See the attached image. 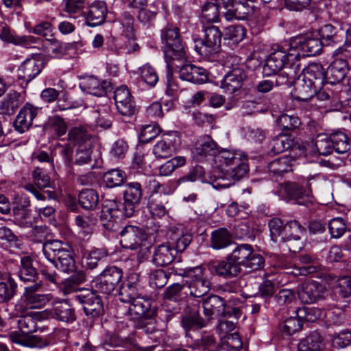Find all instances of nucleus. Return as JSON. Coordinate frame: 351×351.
Instances as JSON below:
<instances>
[{"label":"nucleus","instance_id":"obj_1","mask_svg":"<svg viewBox=\"0 0 351 351\" xmlns=\"http://www.w3.org/2000/svg\"><path fill=\"white\" fill-rule=\"evenodd\" d=\"M291 51L288 53L284 51H276L266 60L264 71L267 75L280 72L276 79L278 86L291 85L302 69L300 53H293Z\"/></svg>","mask_w":351,"mask_h":351},{"label":"nucleus","instance_id":"obj_2","mask_svg":"<svg viewBox=\"0 0 351 351\" xmlns=\"http://www.w3.org/2000/svg\"><path fill=\"white\" fill-rule=\"evenodd\" d=\"M219 171L218 178L239 180L248 172L246 156L234 150L222 149L214 158Z\"/></svg>","mask_w":351,"mask_h":351},{"label":"nucleus","instance_id":"obj_3","mask_svg":"<svg viewBox=\"0 0 351 351\" xmlns=\"http://www.w3.org/2000/svg\"><path fill=\"white\" fill-rule=\"evenodd\" d=\"M175 274L190 278L186 281V284L191 296L202 297L210 289V282L202 267L178 269L175 270Z\"/></svg>","mask_w":351,"mask_h":351},{"label":"nucleus","instance_id":"obj_4","mask_svg":"<svg viewBox=\"0 0 351 351\" xmlns=\"http://www.w3.org/2000/svg\"><path fill=\"white\" fill-rule=\"evenodd\" d=\"M204 318L208 323L214 317H221L227 314H233L235 317H241L242 312L238 307L226 306L224 299L217 295H211L202 302Z\"/></svg>","mask_w":351,"mask_h":351},{"label":"nucleus","instance_id":"obj_5","mask_svg":"<svg viewBox=\"0 0 351 351\" xmlns=\"http://www.w3.org/2000/svg\"><path fill=\"white\" fill-rule=\"evenodd\" d=\"M229 259L241 267L243 266L252 271H256L263 267L265 260L264 258L258 254L254 253L252 245L249 244H241L229 254Z\"/></svg>","mask_w":351,"mask_h":351},{"label":"nucleus","instance_id":"obj_6","mask_svg":"<svg viewBox=\"0 0 351 351\" xmlns=\"http://www.w3.org/2000/svg\"><path fill=\"white\" fill-rule=\"evenodd\" d=\"M161 38L165 45L164 53L167 58L180 59L185 57L186 51L180 37L178 28H164L162 30Z\"/></svg>","mask_w":351,"mask_h":351},{"label":"nucleus","instance_id":"obj_7","mask_svg":"<svg viewBox=\"0 0 351 351\" xmlns=\"http://www.w3.org/2000/svg\"><path fill=\"white\" fill-rule=\"evenodd\" d=\"M221 33L219 29L210 25L204 29L203 38L195 40V49L202 56L208 57L217 51L221 46Z\"/></svg>","mask_w":351,"mask_h":351},{"label":"nucleus","instance_id":"obj_8","mask_svg":"<svg viewBox=\"0 0 351 351\" xmlns=\"http://www.w3.org/2000/svg\"><path fill=\"white\" fill-rule=\"evenodd\" d=\"M228 58L225 66L227 68H231V66L232 68L225 75L221 87L225 91L232 93L241 88L243 82L247 78V75L243 67L233 66L232 63L237 60V57L230 56Z\"/></svg>","mask_w":351,"mask_h":351},{"label":"nucleus","instance_id":"obj_9","mask_svg":"<svg viewBox=\"0 0 351 351\" xmlns=\"http://www.w3.org/2000/svg\"><path fill=\"white\" fill-rule=\"evenodd\" d=\"M122 277L123 271L120 268L108 267L97 278L95 287L97 291L110 294L119 287Z\"/></svg>","mask_w":351,"mask_h":351},{"label":"nucleus","instance_id":"obj_10","mask_svg":"<svg viewBox=\"0 0 351 351\" xmlns=\"http://www.w3.org/2000/svg\"><path fill=\"white\" fill-rule=\"evenodd\" d=\"M75 298L82 305L86 315L97 317L104 313L102 300L96 293L88 289L82 291Z\"/></svg>","mask_w":351,"mask_h":351},{"label":"nucleus","instance_id":"obj_11","mask_svg":"<svg viewBox=\"0 0 351 351\" xmlns=\"http://www.w3.org/2000/svg\"><path fill=\"white\" fill-rule=\"evenodd\" d=\"M306 231L305 227L296 219L290 220L285 224L283 242L289 243V251L296 253L302 248L300 240Z\"/></svg>","mask_w":351,"mask_h":351},{"label":"nucleus","instance_id":"obj_12","mask_svg":"<svg viewBox=\"0 0 351 351\" xmlns=\"http://www.w3.org/2000/svg\"><path fill=\"white\" fill-rule=\"evenodd\" d=\"M324 43L317 37H299L291 40L290 47L295 53L302 51L301 58L305 56H315L322 49Z\"/></svg>","mask_w":351,"mask_h":351},{"label":"nucleus","instance_id":"obj_13","mask_svg":"<svg viewBox=\"0 0 351 351\" xmlns=\"http://www.w3.org/2000/svg\"><path fill=\"white\" fill-rule=\"evenodd\" d=\"M43 251L45 257L56 266H57V261L63 260L66 256L73 255L71 247L58 240L46 241L43 244Z\"/></svg>","mask_w":351,"mask_h":351},{"label":"nucleus","instance_id":"obj_14","mask_svg":"<svg viewBox=\"0 0 351 351\" xmlns=\"http://www.w3.org/2000/svg\"><path fill=\"white\" fill-rule=\"evenodd\" d=\"M142 195L143 191L140 183L134 182L125 185L123 214L126 217L133 215L135 206L140 204Z\"/></svg>","mask_w":351,"mask_h":351},{"label":"nucleus","instance_id":"obj_15","mask_svg":"<svg viewBox=\"0 0 351 351\" xmlns=\"http://www.w3.org/2000/svg\"><path fill=\"white\" fill-rule=\"evenodd\" d=\"M180 140L176 132L164 134L156 143L153 153L157 158H168L178 148Z\"/></svg>","mask_w":351,"mask_h":351},{"label":"nucleus","instance_id":"obj_16","mask_svg":"<svg viewBox=\"0 0 351 351\" xmlns=\"http://www.w3.org/2000/svg\"><path fill=\"white\" fill-rule=\"evenodd\" d=\"M122 203L115 199H107L104 202L100 215L103 226L108 230H114L115 221L121 213Z\"/></svg>","mask_w":351,"mask_h":351},{"label":"nucleus","instance_id":"obj_17","mask_svg":"<svg viewBox=\"0 0 351 351\" xmlns=\"http://www.w3.org/2000/svg\"><path fill=\"white\" fill-rule=\"evenodd\" d=\"M42 287L40 282H35L33 285L26 287L23 294L24 302L26 306L29 308H38L43 306L51 299V294L38 293Z\"/></svg>","mask_w":351,"mask_h":351},{"label":"nucleus","instance_id":"obj_18","mask_svg":"<svg viewBox=\"0 0 351 351\" xmlns=\"http://www.w3.org/2000/svg\"><path fill=\"white\" fill-rule=\"evenodd\" d=\"M114 99L120 114L128 117L134 114L135 104L127 86H121L117 88L114 92Z\"/></svg>","mask_w":351,"mask_h":351},{"label":"nucleus","instance_id":"obj_19","mask_svg":"<svg viewBox=\"0 0 351 351\" xmlns=\"http://www.w3.org/2000/svg\"><path fill=\"white\" fill-rule=\"evenodd\" d=\"M325 287L315 281L302 283L298 289V294L302 302L311 304L316 302L323 297Z\"/></svg>","mask_w":351,"mask_h":351},{"label":"nucleus","instance_id":"obj_20","mask_svg":"<svg viewBox=\"0 0 351 351\" xmlns=\"http://www.w3.org/2000/svg\"><path fill=\"white\" fill-rule=\"evenodd\" d=\"M280 192L285 198L295 199L299 204H306L307 201L304 199L308 198L312 193L310 188H304L295 182H287L282 184Z\"/></svg>","mask_w":351,"mask_h":351},{"label":"nucleus","instance_id":"obj_21","mask_svg":"<svg viewBox=\"0 0 351 351\" xmlns=\"http://www.w3.org/2000/svg\"><path fill=\"white\" fill-rule=\"evenodd\" d=\"M303 66L302 64V67ZM300 71H302L304 81L315 89H320L326 82V72L320 64L311 63L307 67L302 68Z\"/></svg>","mask_w":351,"mask_h":351},{"label":"nucleus","instance_id":"obj_22","mask_svg":"<svg viewBox=\"0 0 351 351\" xmlns=\"http://www.w3.org/2000/svg\"><path fill=\"white\" fill-rule=\"evenodd\" d=\"M144 231L134 226H127L120 232V243L123 247L138 249L141 241L145 239Z\"/></svg>","mask_w":351,"mask_h":351},{"label":"nucleus","instance_id":"obj_23","mask_svg":"<svg viewBox=\"0 0 351 351\" xmlns=\"http://www.w3.org/2000/svg\"><path fill=\"white\" fill-rule=\"evenodd\" d=\"M38 108L27 104L18 113L14 121V128L19 133H24L32 125L34 119L37 116Z\"/></svg>","mask_w":351,"mask_h":351},{"label":"nucleus","instance_id":"obj_24","mask_svg":"<svg viewBox=\"0 0 351 351\" xmlns=\"http://www.w3.org/2000/svg\"><path fill=\"white\" fill-rule=\"evenodd\" d=\"M180 77L195 84H202L208 80V71L194 64H187L183 65L180 69Z\"/></svg>","mask_w":351,"mask_h":351},{"label":"nucleus","instance_id":"obj_25","mask_svg":"<svg viewBox=\"0 0 351 351\" xmlns=\"http://www.w3.org/2000/svg\"><path fill=\"white\" fill-rule=\"evenodd\" d=\"M176 256V250L169 243L157 246L152 256V262L160 267H165L171 264Z\"/></svg>","mask_w":351,"mask_h":351},{"label":"nucleus","instance_id":"obj_26","mask_svg":"<svg viewBox=\"0 0 351 351\" xmlns=\"http://www.w3.org/2000/svg\"><path fill=\"white\" fill-rule=\"evenodd\" d=\"M321 40L326 46H337L343 43L345 36L344 30L330 24L322 26L319 30Z\"/></svg>","mask_w":351,"mask_h":351},{"label":"nucleus","instance_id":"obj_27","mask_svg":"<svg viewBox=\"0 0 351 351\" xmlns=\"http://www.w3.org/2000/svg\"><path fill=\"white\" fill-rule=\"evenodd\" d=\"M350 68L348 63L343 60L335 59L327 69V71H325L326 82L331 85L340 83L346 77Z\"/></svg>","mask_w":351,"mask_h":351},{"label":"nucleus","instance_id":"obj_28","mask_svg":"<svg viewBox=\"0 0 351 351\" xmlns=\"http://www.w3.org/2000/svg\"><path fill=\"white\" fill-rule=\"evenodd\" d=\"M218 145L210 136H203L196 142L193 150V154L197 160H202L207 156L217 155L218 152Z\"/></svg>","mask_w":351,"mask_h":351},{"label":"nucleus","instance_id":"obj_29","mask_svg":"<svg viewBox=\"0 0 351 351\" xmlns=\"http://www.w3.org/2000/svg\"><path fill=\"white\" fill-rule=\"evenodd\" d=\"M107 8L102 1L93 3L89 7L86 16V23L88 26L95 27L101 25L106 19Z\"/></svg>","mask_w":351,"mask_h":351},{"label":"nucleus","instance_id":"obj_30","mask_svg":"<svg viewBox=\"0 0 351 351\" xmlns=\"http://www.w3.org/2000/svg\"><path fill=\"white\" fill-rule=\"evenodd\" d=\"M51 314L53 318L64 322H72L76 319L73 308L64 300L54 302Z\"/></svg>","mask_w":351,"mask_h":351},{"label":"nucleus","instance_id":"obj_31","mask_svg":"<svg viewBox=\"0 0 351 351\" xmlns=\"http://www.w3.org/2000/svg\"><path fill=\"white\" fill-rule=\"evenodd\" d=\"M300 262L304 264L302 267H294L291 271H287L293 276H306L320 269L321 265L317 258L308 254H304L300 257Z\"/></svg>","mask_w":351,"mask_h":351},{"label":"nucleus","instance_id":"obj_32","mask_svg":"<svg viewBox=\"0 0 351 351\" xmlns=\"http://www.w3.org/2000/svg\"><path fill=\"white\" fill-rule=\"evenodd\" d=\"M83 87L89 94L103 97L107 94L111 86L109 82L101 81L95 77L90 76L85 79L83 82Z\"/></svg>","mask_w":351,"mask_h":351},{"label":"nucleus","instance_id":"obj_33","mask_svg":"<svg viewBox=\"0 0 351 351\" xmlns=\"http://www.w3.org/2000/svg\"><path fill=\"white\" fill-rule=\"evenodd\" d=\"M215 273L224 278H231L238 276L241 271V267L237 266L234 261L229 259V255L226 259L219 261L213 266Z\"/></svg>","mask_w":351,"mask_h":351},{"label":"nucleus","instance_id":"obj_34","mask_svg":"<svg viewBox=\"0 0 351 351\" xmlns=\"http://www.w3.org/2000/svg\"><path fill=\"white\" fill-rule=\"evenodd\" d=\"M323 341L320 333L313 331L298 343V351H322L324 348Z\"/></svg>","mask_w":351,"mask_h":351},{"label":"nucleus","instance_id":"obj_35","mask_svg":"<svg viewBox=\"0 0 351 351\" xmlns=\"http://www.w3.org/2000/svg\"><path fill=\"white\" fill-rule=\"evenodd\" d=\"M21 267L18 274L21 280L26 282H36L38 272L33 265V259L29 256H24L21 258Z\"/></svg>","mask_w":351,"mask_h":351},{"label":"nucleus","instance_id":"obj_36","mask_svg":"<svg viewBox=\"0 0 351 351\" xmlns=\"http://www.w3.org/2000/svg\"><path fill=\"white\" fill-rule=\"evenodd\" d=\"M0 38L16 45L27 46L36 43L38 38L32 36H18L8 27L4 26L0 33Z\"/></svg>","mask_w":351,"mask_h":351},{"label":"nucleus","instance_id":"obj_37","mask_svg":"<svg viewBox=\"0 0 351 351\" xmlns=\"http://www.w3.org/2000/svg\"><path fill=\"white\" fill-rule=\"evenodd\" d=\"M42 69V64L39 60L29 59L25 60L19 69V77L26 81L34 78Z\"/></svg>","mask_w":351,"mask_h":351},{"label":"nucleus","instance_id":"obj_38","mask_svg":"<svg viewBox=\"0 0 351 351\" xmlns=\"http://www.w3.org/2000/svg\"><path fill=\"white\" fill-rule=\"evenodd\" d=\"M152 301L147 297L142 296L141 294L130 303L128 313L131 316H136L138 319L147 315L151 308Z\"/></svg>","mask_w":351,"mask_h":351},{"label":"nucleus","instance_id":"obj_39","mask_svg":"<svg viewBox=\"0 0 351 351\" xmlns=\"http://www.w3.org/2000/svg\"><path fill=\"white\" fill-rule=\"evenodd\" d=\"M232 243V234L226 228H219L212 232L210 245L213 249H223Z\"/></svg>","mask_w":351,"mask_h":351},{"label":"nucleus","instance_id":"obj_40","mask_svg":"<svg viewBox=\"0 0 351 351\" xmlns=\"http://www.w3.org/2000/svg\"><path fill=\"white\" fill-rule=\"evenodd\" d=\"M43 47L46 52L55 58H60L66 55L69 48V44L56 38L46 39L43 43Z\"/></svg>","mask_w":351,"mask_h":351},{"label":"nucleus","instance_id":"obj_41","mask_svg":"<svg viewBox=\"0 0 351 351\" xmlns=\"http://www.w3.org/2000/svg\"><path fill=\"white\" fill-rule=\"evenodd\" d=\"M78 202L85 210H95L99 204L98 193L92 189L82 190L78 195Z\"/></svg>","mask_w":351,"mask_h":351},{"label":"nucleus","instance_id":"obj_42","mask_svg":"<svg viewBox=\"0 0 351 351\" xmlns=\"http://www.w3.org/2000/svg\"><path fill=\"white\" fill-rule=\"evenodd\" d=\"M190 348L199 351H215L217 343L213 335L204 332L199 339L193 342Z\"/></svg>","mask_w":351,"mask_h":351},{"label":"nucleus","instance_id":"obj_43","mask_svg":"<svg viewBox=\"0 0 351 351\" xmlns=\"http://www.w3.org/2000/svg\"><path fill=\"white\" fill-rule=\"evenodd\" d=\"M206 324V319L200 317L199 311L196 309H190L182 319V326L186 331H189L193 328H203Z\"/></svg>","mask_w":351,"mask_h":351},{"label":"nucleus","instance_id":"obj_44","mask_svg":"<svg viewBox=\"0 0 351 351\" xmlns=\"http://www.w3.org/2000/svg\"><path fill=\"white\" fill-rule=\"evenodd\" d=\"M269 147L272 153L278 154L295 146H293V141L289 135L280 134L272 139Z\"/></svg>","mask_w":351,"mask_h":351},{"label":"nucleus","instance_id":"obj_45","mask_svg":"<svg viewBox=\"0 0 351 351\" xmlns=\"http://www.w3.org/2000/svg\"><path fill=\"white\" fill-rule=\"evenodd\" d=\"M13 221L15 224L21 228H30L35 222L29 209H19L13 208Z\"/></svg>","mask_w":351,"mask_h":351},{"label":"nucleus","instance_id":"obj_46","mask_svg":"<svg viewBox=\"0 0 351 351\" xmlns=\"http://www.w3.org/2000/svg\"><path fill=\"white\" fill-rule=\"evenodd\" d=\"M38 315L36 314H26L21 316L17 323L20 332L23 335H29L37 330V320Z\"/></svg>","mask_w":351,"mask_h":351},{"label":"nucleus","instance_id":"obj_47","mask_svg":"<svg viewBox=\"0 0 351 351\" xmlns=\"http://www.w3.org/2000/svg\"><path fill=\"white\" fill-rule=\"evenodd\" d=\"M330 138L333 149L337 153L344 154L350 150V140L344 132L341 131L335 132L330 134Z\"/></svg>","mask_w":351,"mask_h":351},{"label":"nucleus","instance_id":"obj_48","mask_svg":"<svg viewBox=\"0 0 351 351\" xmlns=\"http://www.w3.org/2000/svg\"><path fill=\"white\" fill-rule=\"evenodd\" d=\"M68 140L69 142L77 144V146L81 144H85L87 142H93L92 136L82 126L72 128L69 131Z\"/></svg>","mask_w":351,"mask_h":351},{"label":"nucleus","instance_id":"obj_49","mask_svg":"<svg viewBox=\"0 0 351 351\" xmlns=\"http://www.w3.org/2000/svg\"><path fill=\"white\" fill-rule=\"evenodd\" d=\"M269 172L274 175H282L292 170V164L290 157H282L274 160L267 165Z\"/></svg>","mask_w":351,"mask_h":351},{"label":"nucleus","instance_id":"obj_50","mask_svg":"<svg viewBox=\"0 0 351 351\" xmlns=\"http://www.w3.org/2000/svg\"><path fill=\"white\" fill-rule=\"evenodd\" d=\"M240 317H235L233 314H226L224 316L219 317V324L217 326V330L220 335L225 336L226 335L232 334L236 328L237 320Z\"/></svg>","mask_w":351,"mask_h":351},{"label":"nucleus","instance_id":"obj_51","mask_svg":"<svg viewBox=\"0 0 351 351\" xmlns=\"http://www.w3.org/2000/svg\"><path fill=\"white\" fill-rule=\"evenodd\" d=\"M316 90L313 86H309L304 80L298 82L295 88L294 98L298 101H307L314 97Z\"/></svg>","mask_w":351,"mask_h":351},{"label":"nucleus","instance_id":"obj_52","mask_svg":"<svg viewBox=\"0 0 351 351\" xmlns=\"http://www.w3.org/2000/svg\"><path fill=\"white\" fill-rule=\"evenodd\" d=\"M221 10L219 5L213 2L205 3L202 8V18L208 23H216L219 21Z\"/></svg>","mask_w":351,"mask_h":351},{"label":"nucleus","instance_id":"obj_53","mask_svg":"<svg viewBox=\"0 0 351 351\" xmlns=\"http://www.w3.org/2000/svg\"><path fill=\"white\" fill-rule=\"evenodd\" d=\"M19 94L16 92L7 95L0 105V112L4 114H12L19 106Z\"/></svg>","mask_w":351,"mask_h":351},{"label":"nucleus","instance_id":"obj_54","mask_svg":"<svg viewBox=\"0 0 351 351\" xmlns=\"http://www.w3.org/2000/svg\"><path fill=\"white\" fill-rule=\"evenodd\" d=\"M119 294L120 300L125 303H130L141 295L137 285L132 282L122 285L119 289Z\"/></svg>","mask_w":351,"mask_h":351},{"label":"nucleus","instance_id":"obj_55","mask_svg":"<svg viewBox=\"0 0 351 351\" xmlns=\"http://www.w3.org/2000/svg\"><path fill=\"white\" fill-rule=\"evenodd\" d=\"M278 127L284 132H290L298 128L301 124L300 119L295 115L283 114L277 119Z\"/></svg>","mask_w":351,"mask_h":351},{"label":"nucleus","instance_id":"obj_56","mask_svg":"<svg viewBox=\"0 0 351 351\" xmlns=\"http://www.w3.org/2000/svg\"><path fill=\"white\" fill-rule=\"evenodd\" d=\"M237 20L251 18L255 14L254 0H237Z\"/></svg>","mask_w":351,"mask_h":351},{"label":"nucleus","instance_id":"obj_57","mask_svg":"<svg viewBox=\"0 0 351 351\" xmlns=\"http://www.w3.org/2000/svg\"><path fill=\"white\" fill-rule=\"evenodd\" d=\"M126 178L125 173L120 169H112L104 175V180L109 188L119 186Z\"/></svg>","mask_w":351,"mask_h":351},{"label":"nucleus","instance_id":"obj_58","mask_svg":"<svg viewBox=\"0 0 351 351\" xmlns=\"http://www.w3.org/2000/svg\"><path fill=\"white\" fill-rule=\"evenodd\" d=\"M93 142H87L77 146L75 153V163L78 165L87 164L91 160Z\"/></svg>","mask_w":351,"mask_h":351},{"label":"nucleus","instance_id":"obj_59","mask_svg":"<svg viewBox=\"0 0 351 351\" xmlns=\"http://www.w3.org/2000/svg\"><path fill=\"white\" fill-rule=\"evenodd\" d=\"M46 128L52 130L57 136H61L67 131V123L63 118L58 115L49 117L46 124Z\"/></svg>","mask_w":351,"mask_h":351},{"label":"nucleus","instance_id":"obj_60","mask_svg":"<svg viewBox=\"0 0 351 351\" xmlns=\"http://www.w3.org/2000/svg\"><path fill=\"white\" fill-rule=\"evenodd\" d=\"M186 158L184 156H176L167 161L159 167V175L161 176H170L176 169L184 166Z\"/></svg>","mask_w":351,"mask_h":351},{"label":"nucleus","instance_id":"obj_61","mask_svg":"<svg viewBox=\"0 0 351 351\" xmlns=\"http://www.w3.org/2000/svg\"><path fill=\"white\" fill-rule=\"evenodd\" d=\"M300 317H291L285 319L281 324L280 330L286 335L291 336L293 334L299 332L302 328V321Z\"/></svg>","mask_w":351,"mask_h":351},{"label":"nucleus","instance_id":"obj_62","mask_svg":"<svg viewBox=\"0 0 351 351\" xmlns=\"http://www.w3.org/2000/svg\"><path fill=\"white\" fill-rule=\"evenodd\" d=\"M221 339L223 349L229 351H238L243 347V342L238 332L221 336Z\"/></svg>","mask_w":351,"mask_h":351},{"label":"nucleus","instance_id":"obj_63","mask_svg":"<svg viewBox=\"0 0 351 351\" xmlns=\"http://www.w3.org/2000/svg\"><path fill=\"white\" fill-rule=\"evenodd\" d=\"M328 227L331 237L335 239L340 238L347 230V224L341 217H335L330 219Z\"/></svg>","mask_w":351,"mask_h":351},{"label":"nucleus","instance_id":"obj_64","mask_svg":"<svg viewBox=\"0 0 351 351\" xmlns=\"http://www.w3.org/2000/svg\"><path fill=\"white\" fill-rule=\"evenodd\" d=\"M204 177V169L202 166H195L186 175L181 177L177 181L178 186H186L187 182H194Z\"/></svg>","mask_w":351,"mask_h":351}]
</instances>
